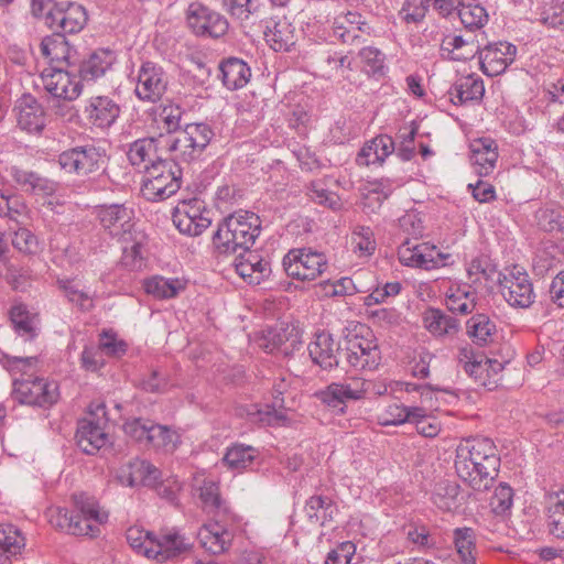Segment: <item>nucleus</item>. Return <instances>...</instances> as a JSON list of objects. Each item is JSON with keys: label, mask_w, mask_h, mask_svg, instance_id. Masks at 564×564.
<instances>
[{"label": "nucleus", "mask_w": 564, "mask_h": 564, "mask_svg": "<svg viewBox=\"0 0 564 564\" xmlns=\"http://www.w3.org/2000/svg\"><path fill=\"white\" fill-rule=\"evenodd\" d=\"M500 458L490 438L464 440L456 448L455 469L457 476L474 490L489 489L498 474Z\"/></svg>", "instance_id": "nucleus-1"}, {"label": "nucleus", "mask_w": 564, "mask_h": 564, "mask_svg": "<svg viewBox=\"0 0 564 564\" xmlns=\"http://www.w3.org/2000/svg\"><path fill=\"white\" fill-rule=\"evenodd\" d=\"M75 511L65 508L51 510L50 521L52 525L68 534L80 536H96L99 527L108 521V512L104 510L97 499L85 492L73 496Z\"/></svg>", "instance_id": "nucleus-2"}, {"label": "nucleus", "mask_w": 564, "mask_h": 564, "mask_svg": "<svg viewBox=\"0 0 564 564\" xmlns=\"http://www.w3.org/2000/svg\"><path fill=\"white\" fill-rule=\"evenodd\" d=\"M261 231L260 217L249 210H237L226 217L214 234L213 242L220 253L250 249Z\"/></svg>", "instance_id": "nucleus-3"}, {"label": "nucleus", "mask_w": 564, "mask_h": 564, "mask_svg": "<svg viewBox=\"0 0 564 564\" xmlns=\"http://www.w3.org/2000/svg\"><path fill=\"white\" fill-rule=\"evenodd\" d=\"M346 361L356 371H373L381 364V350L372 330L362 323H351L346 334Z\"/></svg>", "instance_id": "nucleus-4"}, {"label": "nucleus", "mask_w": 564, "mask_h": 564, "mask_svg": "<svg viewBox=\"0 0 564 564\" xmlns=\"http://www.w3.org/2000/svg\"><path fill=\"white\" fill-rule=\"evenodd\" d=\"M182 172L177 164L158 160L147 167L141 181V194L150 202L165 200L181 187Z\"/></svg>", "instance_id": "nucleus-5"}, {"label": "nucleus", "mask_w": 564, "mask_h": 564, "mask_svg": "<svg viewBox=\"0 0 564 564\" xmlns=\"http://www.w3.org/2000/svg\"><path fill=\"white\" fill-rule=\"evenodd\" d=\"M37 360L24 370L19 371L22 377L13 380L12 395L21 404L40 408L51 406L59 398V388L55 380L26 375V370L33 368Z\"/></svg>", "instance_id": "nucleus-6"}, {"label": "nucleus", "mask_w": 564, "mask_h": 564, "mask_svg": "<svg viewBox=\"0 0 564 564\" xmlns=\"http://www.w3.org/2000/svg\"><path fill=\"white\" fill-rule=\"evenodd\" d=\"M458 366L474 380L488 390L495 389L505 368V362L488 358L481 352H475L466 345L459 348L457 355Z\"/></svg>", "instance_id": "nucleus-7"}, {"label": "nucleus", "mask_w": 564, "mask_h": 564, "mask_svg": "<svg viewBox=\"0 0 564 564\" xmlns=\"http://www.w3.org/2000/svg\"><path fill=\"white\" fill-rule=\"evenodd\" d=\"M214 135L212 127L207 123H188L169 141L167 149L174 159L188 162L200 156Z\"/></svg>", "instance_id": "nucleus-8"}, {"label": "nucleus", "mask_w": 564, "mask_h": 564, "mask_svg": "<svg viewBox=\"0 0 564 564\" xmlns=\"http://www.w3.org/2000/svg\"><path fill=\"white\" fill-rule=\"evenodd\" d=\"M105 151L94 144L78 145L58 154L57 163L65 173L87 176L104 167Z\"/></svg>", "instance_id": "nucleus-9"}, {"label": "nucleus", "mask_w": 564, "mask_h": 564, "mask_svg": "<svg viewBox=\"0 0 564 564\" xmlns=\"http://www.w3.org/2000/svg\"><path fill=\"white\" fill-rule=\"evenodd\" d=\"M499 289L505 301L514 308H529L535 301L532 281L522 268L514 265L499 274Z\"/></svg>", "instance_id": "nucleus-10"}, {"label": "nucleus", "mask_w": 564, "mask_h": 564, "mask_svg": "<svg viewBox=\"0 0 564 564\" xmlns=\"http://www.w3.org/2000/svg\"><path fill=\"white\" fill-rule=\"evenodd\" d=\"M282 264L290 278L313 281L326 270L327 258L311 248L292 249L284 256Z\"/></svg>", "instance_id": "nucleus-11"}, {"label": "nucleus", "mask_w": 564, "mask_h": 564, "mask_svg": "<svg viewBox=\"0 0 564 564\" xmlns=\"http://www.w3.org/2000/svg\"><path fill=\"white\" fill-rule=\"evenodd\" d=\"M451 254L444 253L429 242L413 243L405 240L398 248V259L401 264L414 269L434 270L446 265Z\"/></svg>", "instance_id": "nucleus-12"}, {"label": "nucleus", "mask_w": 564, "mask_h": 564, "mask_svg": "<svg viewBox=\"0 0 564 564\" xmlns=\"http://www.w3.org/2000/svg\"><path fill=\"white\" fill-rule=\"evenodd\" d=\"M106 423V411L102 403L96 405V412H89L87 417L78 422L76 441L84 453L94 455L107 444Z\"/></svg>", "instance_id": "nucleus-13"}, {"label": "nucleus", "mask_w": 564, "mask_h": 564, "mask_svg": "<svg viewBox=\"0 0 564 564\" xmlns=\"http://www.w3.org/2000/svg\"><path fill=\"white\" fill-rule=\"evenodd\" d=\"M188 28L198 36L218 39L229 29L227 19L199 2H193L186 11Z\"/></svg>", "instance_id": "nucleus-14"}, {"label": "nucleus", "mask_w": 564, "mask_h": 564, "mask_svg": "<svg viewBox=\"0 0 564 564\" xmlns=\"http://www.w3.org/2000/svg\"><path fill=\"white\" fill-rule=\"evenodd\" d=\"M101 228L119 241H129L133 228V210L123 204H105L96 207Z\"/></svg>", "instance_id": "nucleus-15"}, {"label": "nucleus", "mask_w": 564, "mask_h": 564, "mask_svg": "<svg viewBox=\"0 0 564 564\" xmlns=\"http://www.w3.org/2000/svg\"><path fill=\"white\" fill-rule=\"evenodd\" d=\"M369 391V382L360 377H351L344 382H333L318 392L319 400L327 406L344 412L348 401H358Z\"/></svg>", "instance_id": "nucleus-16"}, {"label": "nucleus", "mask_w": 564, "mask_h": 564, "mask_svg": "<svg viewBox=\"0 0 564 564\" xmlns=\"http://www.w3.org/2000/svg\"><path fill=\"white\" fill-rule=\"evenodd\" d=\"M167 85L164 69L152 62H144L138 72L134 93L142 101L156 102L165 94Z\"/></svg>", "instance_id": "nucleus-17"}, {"label": "nucleus", "mask_w": 564, "mask_h": 564, "mask_svg": "<svg viewBox=\"0 0 564 564\" xmlns=\"http://www.w3.org/2000/svg\"><path fill=\"white\" fill-rule=\"evenodd\" d=\"M394 387V390L405 389L406 394L417 393V408L423 409L424 413L421 419H417L415 422H410V424L415 425L417 433L425 437L437 436L441 432V424L436 417L432 415L434 409L433 390L427 384L419 383H395Z\"/></svg>", "instance_id": "nucleus-18"}, {"label": "nucleus", "mask_w": 564, "mask_h": 564, "mask_svg": "<svg viewBox=\"0 0 564 564\" xmlns=\"http://www.w3.org/2000/svg\"><path fill=\"white\" fill-rule=\"evenodd\" d=\"M172 219L181 234L191 237L199 236L210 226V218L205 213L203 203L198 199L178 204Z\"/></svg>", "instance_id": "nucleus-19"}, {"label": "nucleus", "mask_w": 564, "mask_h": 564, "mask_svg": "<svg viewBox=\"0 0 564 564\" xmlns=\"http://www.w3.org/2000/svg\"><path fill=\"white\" fill-rule=\"evenodd\" d=\"M44 89L56 99L75 100L82 94V85L76 75L59 67L51 66L41 73Z\"/></svg>", "instance_id": "nucleus-20"}, {"label": "nucleus", "mask_w": 564, "mask_h": 564, "mask_svg": "<svg viewBox=\"0 0 564 564\" xmlns=\"http://www.w3.org/2000/svg\"><path fill=\"white\" fill-rule=\"evenodd\" d=\"M191 486L204 512L217 516L229 511L227 501L220 495L219 484L204 471L194 474Z\"/></svg>", "instance_id": "nucleus-21"}, {"label": "nucleus", "mask_w": 564, "mask_h": 564, "mask_svg": "<svg viewBox=\"0 0 564 564\" xmlns=\"http://www.w3.org/2000/svg\"><path fill=\"white\" fill-rule=\"evenodd\" d=\"M399 402H392L384 405L377 414V422L381 426H400L410 424L423 416L424 410L417 408L419 395L417 393L408 394L406 398L402 397Z\"/></svg>", "instance_id": "nucleus-22"}, {"label": "nucleus", "mask_w": 564, "mask_h": 564, "mask_svg": "<svg viewBox=\"0 0 564 564\" xmlns=\"http://www.w3.org/2000/svg\"><path fill=\"white\" fill-rule=\"evenodd\" d=\"M517 46L499 41L487 44L484 48H479V62L484 74L495 77L505 73L517 56Z\"/></svg>", "instance_id": "nucleus-23"}, {"label": "nucleus", "mask_w": 564, "mask_h": 564, "mask_svg": "<svg viewBox=\"0 0 564 564\" xmlns=\"http://www.w3.org/2000/svg\"><path fill=\"white\" fill-rule=\"evenodd\" d=\"M484 33L447 34L443 37L440 54L442 58L454 62H465L474 58L482 44Z\"/></svg>", "instance_id": "nucleus-24"}, {"label": "nucleus", "mask_w": 564, "mask_h": 564, "mask_svg": "<svg viewBox=\"0 0 564 564\" xmlns=\"http://www.w3.org/2000/svg\"><path fill=\"white\" fill-rule=\"evenodd\" d=\"M232 265L237 274L251 285H259L272 272L269 259L250 249L243 250L235 257Z\"/></svg>", "instance_id": "nucleus-25"}, {"label": "nucleus", "mask_w": 564, "mask_h": 564, "mask_svg": "<svg viewBox=\"0 0 564 564\" xmlns=\"http://www.w3.org/2000/svg\"><path fill=\"white\" fill-rule=\"evenodd\" d=\"M192 547L191 541L180 532V530L172 528L155 535V541L152 550H150V558L159 563H164L174 560L184 553L188 552Z\"/></svg>", "instance_id": "nucleus-26"}, {"label": "nucleus", "mask_w": 564, "mask_h": 564, "mask_svg": "<svg viewBox=\"0 0 564 564\" xmlns=\"http://www.w3.org/2000/svg\"><path fill=\"white\" fill-rule=\"evenodd\" d=\"M87 22V13L84 7L77 3L57 4L48 11L46 23L55 31L63 33H77Z\"/></svg>", "instance_id": "nucleus-27"}, {"label": "nucleus", "mask_w": 564, "mask_h": 564, "mask_svg": "<svg viewBox=\"0 0 564 564\" xmlns=\"http://www.w3.org/2000/svg\"><path fill=\"white\" fill-rule=\"evenodd\" d=\"M333 32L343 43L354 45L361 42L362 34H370L371 26L359 12L347 11L334 18Z\"/></svg>", "instance_id": "nucleus-28"}, {"label": "nucleus", "mask_w": 564, "mask_h": 564, "mask_svg": "<svg viewBox=\"0 0 564 564\" xmlns=\"http://www.w3.org/2000/svg\"><path fill=\"white\" fill-rule=\"evenodd\" d=\"M14 112L18 126L28 132H41L45 127V112L41 104L31 94L17 99Z\"/></svg>", "instance_id": "nucleus-29"}, {"label": "nucleus", "mask_w": 564, "mask_h": 564, "mask_svg": "<svg viewBox=\"0 0 564 564\" xmlns=\"http://www.w3.org/2000/svg\"><path fill=\"white\" fill-rule=\"evenodd\" d=\"M56 284L63 296L80 311L89 312L95 307L97 293L82 278H59Z\"/></svg>", "instance_id": "nucleus-30"}, {"label": "nucleus", "mask_w": 564, "mask_h": 564, "mask_svg": "<svg viewBox=\"0 0 564 564\" xmlns=\"http://www.w3.org/2000/svg\"><path fill=\"white\" fill-rule=\"evenodd\" d=\"M160 475V470L149 462L133 459L118 469L117 479L126 487L154 486Z\"/></svg>", "instance_id": "nucleus-31"}, {"label": "nucleus", "mask_w": 564, "mask_h": 564, "mask_svg": "<svg viewBox=\"0 0 564 564\" xmlns=\"http://www.w3.org/2000/svg\"><path fill=\"white\" fill-rule=\"evenodd\" d=\"M84 112L93 126L106 129L117 121L121 109L109 96H94L87 100Z\"/></svg>", "instance_id": "nucleus-32"}, {"label": "nucleus", "mask_w": 564, "mask_h": 564, "mask_svg": "<svg viewBox=\"0 0 564 564\" xmlns=\"http://www.w3.org/2000/svg\"><path fill=\"white\" fill-rule=\"evenodd\" d=\"M308 355L314 364L324 370H330L338 366L339 345L326 332L316 334L313 341L310 343Z\"/></svg>", "instance_id": "nucleus-33"}, {"label": "nucleus", "mask_w": 564, "mask_h": 564, "mask_svg": "<svg viewBox=\"0 0 564 564\" xmlns=\"http://www.w3.org/2000/svg\"><path fill=\"white\" fill-rule=\"evenodd\" d=\"M444 294L446 307L453 313L468 314L476 306L477 294L468 283L449 281Z\"/></svg>", "instance_id": "nucleus-34"}, {"label": "nucleus", "mask_w": 564, "mask_h": 564, "mask_svg": "<svg viewBox=\"0 0 564 564\" xmlns=\"http://www.w3.org/2000/svg\"><path fill=\"white\" fill-rule=\"evenodd\" d=\"M470 161L475 172L480 176L489 175L498 160V147L490 138H479L470 145Z\"/></svg>", "instance_id": "nucleus-35"}, {"label": "nucleus", "mask_w": 564, "mask_h": 564, "mask_svg": "<svg viewBox=\"0 0 564 564\" xmlns=\"http://www.w3.org/2000/svg\"><path fill=\"white\" fill-rule=\"evenodd\" d=\"M197 538L203 549L212 554H221L226 552L232 542V533L218 522L204 524Z\"/></svg>", "instance_id": "nucleus-36"}, {"label": "nucleus", "mask_w": 564, "mask_h": 564, "mask_svg": "<svg viewBox=\"0 0 564 564\" xmlns=\"http://www.w3.org/2000/svg\"><path fill=\"white\" fill-rule=\"evenodd\" d=\"M394 150L392 138L388 134H380L365 143L357 155L356 162L358 165L366 166L381 164Z\"/></svg>", "instance_id": "nucleus-37"}, {"label": "nucleus", "mask_w": 564, "mask_h": 564, "mask_svg": "<svg viewBox=\"0 0 564 564\" xmlns=\"http://www.w3.org/2000/svg\"><path fill=\"white\" fill-rule=\"evenodd\" d=\"M484 94V80L475 74L459 77L449 89L451 100L455 105L479 101Z\"/></svg>", "instance_id": "nucleus-38"}, {"label": "nucleus", "mask_w": 564, "mask_h": 564, "mask_svg": "<svg viewBox=\"0 0 564 564\" xmlns=\"http://www.w3.org/2000/svg\"><path fill=\"white\" fill-rule=\"evenodd\" d=\"M219 77L227 89L237 90L247 85L251 69L242 59L229 57L219 64Z\"/></svg>", "instance_id": "nucleus-39"}, {"label": "nucleus", "mask_w": 564, "mask_h": 564, "mask_svg": "<svg viewBox=\"0 0 564 564\" xmlns=\"http://www.w3.org/2000/svg\"><path fill=\"white\" fill-rule=\"evenodd\" d=\"M117 55L112 50L99 48L94 51L82 63L80 76L84 80H96L102 77L115 64Z\"/></svg>", "instance_id": "nucleus-40"}, {"label": "nucleus", "mask_w": 564, "mask_h": 564, "mask_svg": "<svg viewBox=\"0 0 564 564\" xmlns=\"http://www.w3.org/2000/svg\"><path fill=\"white\" fill-rule=\"evenodd\" d=\"M127 156L132 166L143 170V172L148 166L161 160L158 156V145L153 138H142L130 143Z\"/></svg>", "instance_id": "nucleus-41"}, {"label": "nucleus", "mask_w": 564, "mask_h": 564, "mask_svg": "<svg viewBox=\"0 0 564 564\" xmlns=\"http://www.w3.org/2000/svg\"><path fill=\"white\" fill-rule=\"evenodd\" d=\"M283 400L278 402V398L272 404L263 406L253 405L249 412L250 421L267 426H284L289 424L290 419L283 408Z\"/></svg>", "instance_id": "nucleus-42"}, {"label": "nucleus", "mask_w": 564, "mask_h": 564, "mask_svg": "<svg viewBox=\"0 0 564 564\" xmlns=\"http://www.w3.org/2000/svg\"><path fill=\"white\" fill-rule=\"evenodd\" d=\"M466 333L475 344L487 345L492 343L497 325L487 314H475L466 323Z\"/></svg>", "instance_id": "nucleus-43"}, {"label": "nucleus", "mask_w": 564, "mask_h": 564, "mask_svg": "<svg viewBox=\"0 0 564 564\" xmlns=\"http://www.w3.org/2000/svg\"><path fill=\"white\" fill-rule=\"evenodd\" d=\"M10 175L15 183L25 192L33 194L50 195L55 191V183L30 171L12 166Z\"/></svg>", "instance_id": "nucleus-44"}, {"label": "nucleus", "mask_w": 564, "mask_h": 564, "mask_svg": "<svg viewBox=\"0 0 564 564\" xmlns=\"http://www.w3.org/2000/svg\"><path fill=\"white\" fill-rule=\"evenodd\" d=\"M147 294L158 300H167L176 296L185 289V282L178 278L151 276L143 282Z\"/></svg>", "instance_id": "nucleus-45"}, {"label": "nucleus", "mask_w": 564, "mask_h": 564, "mask_svg": "<svg viewBox=\"0 0 564 564\" xmlns=\"http://www.w3.org/2000/svg\"><path fill=\"white\" fill-rule=\"evenodd\" d=\"M25 538L13 524H0V557L10 560L20 556L25 549Z\"/></svg>", "instance_id": "nucleus-46"}, {"label": "nucleus", "mask_w": 564, "mask_h": 564, "mask_svg": "<svg viewBox=\"0 0 564 564\" xmlns=\"http://www.w3.org/2000/svg\"><path fill=\"white\" fill-rule=\"evenodd\" d=\"M458 18L467 32L481 30L488 22L487 10L477 0H463L458 6Z\"/></svg>", "instance_id": "nucleus-47"}, {"label": "nucleus", "mask_w": 564, "mask_h": 564, "mask_svg": "<svg viewBox=\"0 0 564 564\" xmlns=\"http://www.w3.org/2000/svg\"><path fill=\"white\" fill-rule=\"evenodd\" d=\"M336 512L337 507L329 497L312 496L305 503V513L311 523L325 525Z\"/></svg>", "instance_id": "nucleus-48"}, {"label": "nucleus", "mask_w": 564, "mask_h": 564, "mask_svg": "<svg viewBox=\"0 0 564 564\" xmlns=\"http://www.w3.org/2000/svg\"><path fill=\"white\" fill-rule=\"evenodd\" d=\"M454 545L463 564H476V533L471 528H456L453 532Z\"/></svg>", "instance_id": "nucleus-49"}, {"label": "nucleus", "mask_w": 564, "mask_h": 564, "mask_svg": "<svg viewBox=\"0 0 564 564\" xmlns=\"http://www.w3.org/2000/svg\"><path fill=\"white\" fill-rule=\"evenodd\" d=\"M423 324L435 337H444L458 330V323L455 318L435 308H430L424 313Z\"/></svg>", "instance_id": "nucleus-50"}, {"label": "nucleus", "mask_w": 564, "mask_h": 564, "mask_svg": "<svg viewBox=\"0 0 564 564\" xmlns=\"http://www.w3.org/2000/svg\"><path fill=\"white\" fill-rule=\"evenodd\" d=\"M547 518L550 533L564 539V490L551 492L547 496Z\"/></svg>", "instance_id": "nucleus-51"}, {"label": "nucleus", "mask_w": 564, "mask_h": 564, "mask_svg": "<svg viewBox=\"0 0 564 564\" xmlns=\"http://www.w3.org/2000/svg\"><path fill=\"white\" fill-rule=\"evenodd\" d=\"M459 486L448 480H442L434 486L432 502L442 511H454L459 507Z\"/></svg>", "instance_id": "nucleus-52"}, {"label": "nucleus", "mask_w": 564, "mask_h": 564, "mask_svg": "<svg viewBox=\"0 0 564 564\" xmlns=\"http://www.w3.org/2000/svg\"><path fill=\"white\" fill-rule=\"evenodd\" d=\"M265 40L274 51H289L294 44V28L285 19L274 22L272 26H268L264 33Z\"/></svg>", "instance_id": "nucleus-53"}, {"label": "nucleus", "mask_w": 564, "mask_h": 564, "mask_svg": "<svg viewBox=\"0 0 564 564\" xmlns=\"http://www.w3.org/2000/svg\"><path fill=\"white\" fill-rule=\"evenodd\" d=\"M10 318L15 332L20 336H25L26 338L35 336L39 318L35 313L29 311L26 305L22 303L13 305L10 311Z\"/></svg>", "instance_id": "nucleus-54"}, {"label": "nucleus", "mask_w": 564, "mask_h": 564, "mask_svg": "<svg viewBox=\"0 0 564 564\" xmlns=\"http://www.w3.org/2000/svg\"><path fill=\"white\" fill-rule=\"evenodd\" d=\"M358 56L364 65L365 72L376 78L381 79L388 73V66L386 64V55L381 50L375 46L362 47Z\"/></svg>", "instance_id": "nucleus-55"}, {"label": "nucleus", "mask_w": 564, "mask_h": 564, "mask_svg": "<svg viewBox=\"0 0 564 564\" xmlns=\"http://www.w3.org/2000/svg\"><path fill=\"white\" fill-rule=\"evenodd\" d=\"M257 456L258 451L254 447L235 444L227 449L224 462L228 468L239 473L251 466Z\"/></svg>", "instance_id": "nucleus-56"}, {"label": "nucleus", "mask_w": 564, "mask_h": 564, "mask_svg": "<svg viewBox=\"0 0 564 564\" xmlns=\"http://www.w3.org/2000/svg\"><path fill=\"white\" fill-rule=\"evenodd\" d=\"M40 51L50 63L67 61L69 46L64 34L55 33L45 36L40 44Z\"/></svg>", "instance_id": "nucleus-57"}, {"label": "nucleus", "mask_w": 564, "mask_h": 564, "mask_svg": "<svg viewBox=\"0 0 564 564\" xmlns=\"http://www.w3.org/2000/svg\"><path fill=\"white\" fill-rule=\"evenodd\" d=\"M319 68L327 77L334 75H344L346 72L351 70L352 58L347 54L337 51L324 52L319 58Z\"/></svg>", "instance_id": "nucleus-58"}, {"label": "nucleus", "mask_w": 564, "mask_h": 564, "mask_svg": "<svg viewBox=\"0 0 564 564\" xmlns=\"http://www.w3.org/2000/svg\"><path fill=\"white\" fill-rule=\"evenodd\" d=\"M466 272L471 283L487 282L497 273V264L486 254L473 258L466 265Z\"/></svg>", "instance_id": "nucleus-59"}, {"label": "nucleus", "mask_w": 564, "mask_h": 564, "mask_svg": "<svg viewBox=\"0 0 564 564\" xmlns=\"http://www.w3.org/2000/svg\"><path fill=\"white\" fill-rule=\"evenodd\" d=\"M225 10L240 23H246L256 17L260 10V0H223Z\"/></svg>", "instance_id": "nucleus-60"}, {"label": "nucleus", "mask_w": 564, "mask_h": 564, "mask_svg": "<svg viewBox=\"0 0 564 564\" xmlns=\"http://www.w3.org/2000/svg\"><path fill=\"white\" fill-rule=\"evenodd\" d=\"M538 226L549 232L564 231V209L562 207H542L535 213Z\"/></svg>", "instance_id": "nucleus-61"}, {"label": "nucleus", "mask_w": 564, "mask_h": 564, "mask_svg": "<svg viewBox=\"0 0 564 564\" xmlns=\"http://www.w3.org/2000/svg\"><path fill=\"white\" fill-rule=\"evenodd\" d=\"M539 22L549 29L564 31V1L545 2L540 8Z\"/></svg>", "instance_id": "nucleus-62"}, {"label": "nucleus", "mask_w": 564, "mask_h": 564, "mask_svg": "<svg viewBox=\"0 0 564 564\" xmlns=\"http://www.w3.org/2000/svg\"><path fill=\"white\" fill-rule=\"evenodd\" d=\"M351 248L359 257H369L376 250V239L370 227L356 226L351 232Z\"/></svg>", "instance_id": "nucleus-63"}, {"label": "nucleus", "mask_w": 564, "mask_h": 564, "mask_svg": "<svg viewBox=\"0 0 564 564\" xmlns=\"http://www.w3.org/2000/svg\"><path fill=\"white\" fill-rule=\"evenodd\" d=\"M180 443V435L176 431L161 424L153 423L148 445L165 451H173Z\"/></svg>", "instance_id": "nucleus-64"}]
</instances>
